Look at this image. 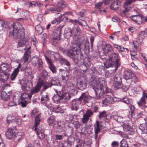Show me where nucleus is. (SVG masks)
Here are the masks:
<instances>
[{"label":"nucleus","instance_id":"f257e3e1","mask_svg":"<svg viewBox=\"0 0 147 147\" xmlns=\"http://www.w3.org/2000/svg\"><path fill=\"white\" fill-rule=\"evenodd\" d=\"M9 33L16 39H20L18 42V48L22 47L27 43L24 39V29L22 25L18 23H13L9 27Z\"/></svg>","mask_w":147,"mask_h":147},{"label":"nucleus","instance_id":"f03ea898","mask_svg":"<svg viewBox=\"0 0 147 147\" xmlns=\"http://www.w3.org/2000/svg\"><path fill=\"white\" fill-rule=\"evenodd\" d=\"M96 94V98L99 99L104 94V89L107 93L111 92V90L106 87V83L104 78H95L92 83Z\"/></svg>","mask_w":147,"mask_h":147},{"label":"nucleus","instance_id":"7ed1b4c3","mask_svg":"<svg viewBox=\"0 0 147 147\" xmlns=\"http://www.w3.org/2000/svg\"><path fill=\"white\" fill-rule=\"evenodd\" d=\"M89 42L88 41H84L81 42L78 45V46L76 45V42H71L70 46V48L72 51H74L77 57H80L82 59V67H86V65L84 62V59L83 57V54L81 51V50H84L85 52H88L89 51Z\"/></svg>","mask_w":147,"mask_h":147},{"label":"nucleus","instance_id":"20e7f679","mask_svg":"<svg viewBox=\"0 0 147 147\" xmlns=\"http://www.w3.org/2000/svg\"><path fill=\"white\" fill-rule=\"evenodd\" d=\"M65 88H62L60 86H58L57 88L54 89L57 94L60 96V99H64L65 102H67L71 98V96L68 92H65Z\"/></svg>","mask_w":147,"mask_h":147},{"label":"nucleus","instance_id":"39448f33","mask_svg":"<svg viewBox=\"0 0 147 147\" xmlns=\"http://www.w3.org/2000/svg\"><path fill=\"white\" fill-rule=\"evenodd\" d=\"M117 57V55L115 53L110 54L109 56V60H107L104 63L105 67L106 68H108L113 67L114 65H117L118 64Z\"/></svg>","mask_w":147,"mask_h":147},{"label":"nucleus","instance_id":"423d86ee","mask_svg":"<svg viewBox=\"0 0 147 147\" xmlns=\"http://www.w3.org/2000/svg\"><path fill=\"white\" fill-rule=\"evenodd\" d=\"M67 55L70 58H72L75 61L76 59H77V61H75V62L76 63L79 67H82V68H84L82 69L83 71H85L87 69V67L86 65V67H82V58H80V57H77L76 53L74 51L71 50L67 51Z\"/></svg>","mask_w":147,"mask_h":147},{"label":"nucleus","instance_id":"0eeeda50","mask_svg":"<svg viewBox=\"0 0 147 147\" xmlns=\"http://www.w3.org/2000/svg\"><path fill=\"white\" fill-rule=\"evenodd\" d=\"M113 84L114 90H116L121 88L122 84V76L120 73H117L113 77Z\"/></svg>","mask_w":147,"mask_h":147},{"label":"nucleus","instance_id":"6e6552de","mask_svg":"<svg viewBox=\"0 0 147 147\" xmlns=\"http://www.w3.org/2000/svg\"><path fill=\"white\" fill-rule=\"evenodd\" d=\"M123 78L126 80H129V82H136L137 80L135 75L130 71H125L123 74Z\"/></svg>","mask_w":147,"mask_h":147},{"label":"nucleus","instance_id":"1a4fd4ad","mask_svg":"<svg viewBox=\"0 0 147 147\" xmlns=\"http://www.w3.org/2000/svg\"><path fill=\"white\" fill-rule=\"evenodd\" d=\"M38 111L36 109H34L31 114V116L32 117H35V121L34 123L35 130L36 129L37 127L39 124L40 122V114L37 113Z\"/></svg>","mask_w":147,"mask_h":147},{"label":"nucleus","instance_id":"9d476101","mask_svg":"<svg viewBox=\"0 0 147 147\" xmlns=\"http://www.w3.org/2000/svg\"><path fill=\"white\" fill-rule=\"evenodd\" d=\"M77 86L79 89L82 90L84 89L86 87V80L85 78L81 77L78 79Z\"/></svg>","mask_w":147,"mask_h":147},{"label":"nucleus","instance_id":"9b49d317","mask_svg":"<svg viewBox=\"0 0 147 147\" xmlns=\"http://www.w3.org/2000/svg\"><path fill=\"white\" fill-rule=\"evenodd\" d=\"M111 95H105L102 98V103L105 105L112 104L114 102L113 94L111 93Z\"/></svg>","mask_w":147,"mask_h":147},{"label":"nucleus","instance_id":"f8f14e48","mask_svg":"<svg viewBox=\"0 0 147 147\" xmlns=\"http://www.w3.org/2000/svg\"><path fill=\"white\" fill-rule=\"evenodd\" d=\"M61 28L60 27L57 28L54 31L53 33L54 37L53 38V41L56 43H57L56 40H59L60 38Z\"/></svg>","mask_w":147,"mask_h":147},{"label":"nucleus","instance_id":"ddd939ff","mask_svg":"<svg viewBox=\"0 0 147 147\" xmlns=\"http://www.w3.org/2000/svg\"><path fill=\"white\" fill-rule=\"evenodd\" d=\"M11 69L10 66L6 63H3L0 65V70L1 72L8 73L11 71Z\"/></svg>","mask_w":147,"mask_h":147},{"label":"nucleus","instance_id":"4468645a","mask_svg":"<svg viewBox=\"0 0 147 147\" xmlns=\"http://www.w3.org/2000/svg\"><path fill=\"white\" fill-rule=\"evenodd\" d=\"M121 5V2L119 0H115L112 2L110 5L111 9L114 10L118 9Z\"/></svg>","mask_w":147,"mask_h":147},{"label":"nucleus","instance_id":"2eb2a0df","mask_svg":"<svg viewBox=\"0 0 147 147\" xmlns=\"http://www.w3.org/2000/svg\"><path fill=\"white\" fill-rule=\"evenodd\" d=\"M42 84L43 83L42 82H40V81H39L35 88L31 89L30 92L31 94L32 95L38 92L41 88L42 86Z\"/></svg>","mask_w":147,"mask_h":147},{"label":"nucleus","instance_id":"dca6fc26","mask_svg":"<svg viewBox=\"0 0 147 147\" xmlns=\"http://www.w3.org/2000/svg\"><path fill=\"white\" fill-rule=\"evenodd\" d=\"M31 47H29L28 48H24V49L25 50H26L25 52L24 56L23 57V59L25 62L28 61L29 59L30 58V54H31V52L30 50V49Z\"/></svg>","mask_w":147,"mask_h":147},{"label":"nucleus","instance_id":"f3484780","mask_svg":"<svg viewBox=\"0 0 147 147\" xmlns=\"http://www.w3.org/2000/svg\"><path fill=\"white\" fill-rule=\"evenodd\" d=\"M59 71L61 74L63 80L65 81L67 80L69 77V74L68 72V71L61 69H59Z\"/></svg>","mask_w":147,"mask_h":147},{"label":"nucleus","instance_id":"a211bd4d","mask_svg":"<svg viewBox=\"0 0 147 147\" xmlns=\"http://www.w3.org/2000/svg\"><path fill=\"white\" fill-rule=\"evenodd\" d=\"M80 103V101L77 99L73 100L71 102V108L72 110H77L78 108V105Z\"/></svg>","mask_w":147,"mask_h":147},{"label":"nucleus","instance_id":"6ab92c4d","mask_svg":"<svg viewBox=\"0 0 147 147\" xmlns=\"http://www.w3.org/2000/svg\"><path fill=\"white\" fill-rule=\"evenodd\" d=\"M21 66L20 64L19 63L18 67L14 69L13 72L11 74L10 78L11 80H13L16 78L19 71L20 68V67Z\"/></svg>","mask_w":147,"mask_h":147},{"label":"nucleus","instance_id":"aec40b11","mask_svg":"<svg viewBox=\"0 0 147 147\" xmlns=\"http://www.w3.org/2000/svg\"><path fill=\"white\" fill-rule=\"evenodd\" d=\"M102 49L105 54L111 52L113 50L112 47L109 44H106L102 47Z\"/></svg>","mask_w":147,"mask_h":147},{"label":"nucleus","instance_id":"412c9836","mask_svg":"<svg viewBox=\"0 0 147 147\" xmlns=\"http://www.w3.org/2000/svg\"><path fill=\"white\" fill-rule=\"evenodd\" d=\"M41 102L42 103H45L46 102L49 100L48 94L44 91L41 93Z\"/></svg>","mask_w":147,"mask_h":147},{"label":"nucleus","instance_id":"4be33fe9","mask_svg":"<svg viewBox=\"0 0 147 147\" xmlns=\"http://www.w3.org/2000/svg\"><path fill=\"white\" fill-rule=\"evenodd\" d=\"M72 35V30L69 28H66L64 32V37L67 38H69Z\"/></svg>","mask_w":147,"mask_h":147},{"label":"nucleus","instance_id":"5701e85b","mask_svg":"<svg viewBox=\"0 0 147 147\" xmlns=\"http://www.w3.org/2000/svg\"><path fill=\"white\" fill-rule=\"evenodd\" d=\"M59 62L61 64H65L68 67L67 70H69L70 67V64L69 62L65 59L63 58H61L59 59Z\"/></svg>","mask_w":147,"mask_h":147},{"label":"nucleus","instance_id":"b1692460","mask_svg":"<svg viewBox=\"0 0 147 147\" xmlns=\"http://www.w3.org/2000/svg\"><path fill=\"white\" fill-rule=\"evenodd\" d=\"M123 130L127 131H130L128 134H132L134 133L133 130L131 127L129 126L126 123H124L123 125Z\"/></svg>","mask_w":147,"mask_h":147},{"label":"nucleus","instance_id":"393cba45","mask_svg":"<svg viewBox=\"0 0 147 147\" xmlns=\"http://www.w3.org/2000/svg\"><path fill=\"white\" fill-rule=\"evenodd\" d=\"M146 99H144V97H142L140 100L137 102V104L140 107H147Z\"/></svg>","mask_w":147,"mask_h":147},{"label":"nucleus","instance_id":"a878e982","mask_svg":"<svg viewBox=\"0 0 147 147\" xmlns=\"http://www.w3.org/2000/svg\"><path fill=\"white\" fill-rule=\"evenodd\" d=\"M10 95L9 93L3 91L1 94V97L3 100L6 101L9 99Z\"/></svg>","mask_w":147,"mask_h":147},{"label":"nucleus","instance_id":"bb28decb","mask_svg":"<svg viewBox=\"0 0 147 147\" xmlns=\"http://www.w3.org/2000/svg\"><path fill=\"white\" fill-rule=\"evenodd\" d=\"M79 99L80 101L82 100H83L86 103L89 102L90 98H89V96L86 95L85 93H82L81 96L79 98Z\"/></svg>","mask_w":147,"mask_h":147},{"label":"nucleus","instance_id":"cd10ccee","mask_svg":"<svg viewBox=\"0 0 147 147\" xmlns=\"http://www.w3.org/2000/svg\"><path fill=\"white\" fill-rule=\"evenodd\" d=\"M139 127L143 133L147 134V124L146 123L140 124Z\"/></svg>","mask_w":147,"mask_h":147},{"label":"nucleus","instance_id":"c85d7f7f","mask_svg":"<svg viewBox=\"0 0 147 147\" xmlns=\"http://www.w3.org/2000/svg\"><path fill=\"white\" fill-rule=\"evenodd\" d=\"M46 105L47 106V107L49 109V110H50L51 111L55 112L56 113H59L60 112L61 110V109L60 107H58L56 109L55 108V109L51 105L47 106V105Z\"/></svg>","mask_w":147,"mask_h":147},{"label":"nucleus","instance_id":"c756f323","mask_svg":"<svg viewBox=\"0 0 147 147\" xmlns=\"http://www.w3.org/2000/svg\"><path fill=\"white\" fill-rule=\"evenodd\" d=\"M40 82H42L43 83V88L44 90H45L48 88L51 87L52 85H55L56 84L53 83V81L51 82H45L42 80L40 81Z\"/></svg>","mask_w":147,"mask_h":147},{"label":"nucleus","instance_id":"7c9ffc66","mask_svg":"<svg viewBox=\"0 0 147 147\" xmlns=\"http://www.w3.org/2000/svg\"><path fill=\"white\" fill-rule=\"evenodd\" d=\"M64 125L63 123L58 122L57 125L55 127V129L56 131L58 132H61L62 131V128L64 126Z\"/></svg>","mask_w":147,"mask_h":147},{"label":"nucleus","instance_id":"2f4dec72","mask_svg":"<svg viewBox=\"0 0 147 147\" xmlns=\"http://www.w3.org/2000/svg\"><path fill=\"white\" fill-rule=\"evenodd\" d=\"M9 76L8 74L6 73L5 72H1L0 73V79L6 81L8 79Z\"/></svg>","mask_w":147,"mask_h":147},{"label":"nucleus","instance_id":"473e14b6","mask_svg":"<svg viewBox=\"0 0 147 147\" xmlns=\"http://www.w3.org/2000/svg\"><path fill=\"white\" fill-rule=\"evenodd\" d=\"M13 132L11 128H8L6 134V136L7 138L11 139L13 136Z\"/></svg>","mask_w":147,"mask_h":147},{"label":"nucleus","instance_id":"72a5a7b5","mask_svg":"<svg viewBox=\"0 0 147 147\" xmlns=\"http://www.w3.org/2000/svg\"><path fill=\"white\" fill-rule=\"evenodd\" d=\"M3 91L9 93V94H11V90L9 84H5L3 86Z\"/></svg>","mask_w":147,"mask_h":147},{"label":"nucleus","instance_id":"f704fd0d","mask_svg":"<svg viewBox=\"0 0 147 147\" xmlns=\"http://www.w3.org/2000/svg\"><path fill=\"white\" fill-rule=\"evenodd\" d=\"M147 36V32L145 31L140 32L139 34L138 39L140 42L142 41L145 37Z\"/></svg>","mask_w":147,"mask_h":147},{"label":"nucleus","instance_id":"c9c22d12","mask_svg":"<svg viewBox=\"0 0 147 147\" xmlns=\"http://www.w3.org/2000/svg\"><path fill=\"white\" fill-rule=\"evenodd\" d=\"M36 130H35L34 129V130L35 131H36V134L38 136L39 138L41 139L44 138L45 137V135L44 134L43 131L40 129H37V128L36 127Z\"/></svg>","mask_w":147,"mask_h":147},{"label":"nucleus","instance_id":"e433bc0d","mask_svg":"<svg viewBox=\"0 0 147 147\" xmlns=\"http://www.w3.org/2000/svg\"><path fill=\"white\" fill-rule=\"evenodd\" d=\"M100 126L99 125L98 121H97L96 123V126L94 128V131L95 134V138L96 139L97 138V135L98 134V132L100 131Z\"/></svg>","mask_w":147,"mask_h":147},{"label":"nucleus","instance_id":"4c0bfd02","mask_svg":"<svg viewBox=\"0 0 147 147\" xmlns=\"http://www.w3.org/2000/svg\"><path fill=\"white\" fill-rule=\"evenodd\" d=\"M32 96V95L29 94L28 93H23V94L21 95L20 96V98L21 100H24L25 99H30Z\"/></svg>","mask_w":147,"mask_h":147},{"label":"nucleus","instance_id":"58836bf2","mask_svg":"<svg viewBox=\"0 0 147 147\" xmlns=\"http://www.w3.org/2000/svg\"><path fill=\"white\" fill-rule=\"evenodd\" d=\"M131 83V82H126L122 86H121V88L123 91L126 92L129 87Z\"/></svg>","mask_w":147,"mask_h":147},{"label":"nucleus","instance_id":"ea45409f","mask_svg":"<svg viewBox=\"0 0 147 147\" xmlns=\"http://www.w3.org/2000/svg\"><path fill=\"white\" fill-rule=\"evenodd\" d=\"M122 101L123 102L127 104L131 105L132 103V100L129 99L127 97H125L123 98Z\"/></svg>","mask_w":147,"mask_h":147},{"label":"nucleus","instance_id":"a19ab883","mask_svg":"<svg viewBox=\"0 0 147 147\" xmlns=\"http://www.w3.org/2000/svg\"><path fill=\"white\" fill-rule=\"evenodd\" d=\"M15 119V117L14 116H11V115H8L7 118L8 123L9 124L14 121Z\"/></svg>","mask_w":147,"mask_h":147},{"label":"nucleus","instance_id":"79ce46f5","mask_svg":"<svg viewBox=\"0 0 147 147\" xmlns=\"http://www.w3.org/2000/svg\"><path fill=\"white\" fill-rule=\"evenodd\" d=\"M65 144L66 147H72L74 142L68 139L67 141H65Z\"/></svg>","mask_w":147,"mask_h":147},{"label":"nucleus","instance_id":"37998d69","mask_svg":"<svg viewBox=\"0 0 147 147\" xmlns=\"http://www.w3.org/2000/svg\"><path fill=\"white\" fill-rule=\"evenodd\" d=\"M35 30L38 34H40L43 32L42 27L39 25H37L35 27Z\"/></svg>","mask_w":147,"mask_h":147},{"label":"nucleus","instance_id":"c03bdc74","mask_svg":"<svg viewBox=\"0 0 147 147\" xmlns=\"http://www.w3.org/2000/svg\"><path fill=\"white\" fill-rule=\"evenodd\" d=\"M5 23L4 22L0 19V35L3 32V28L4 27Z\"/></svg>","mask_w":147,"mask_h":147},{"label":"nucleus","instance_id":"a18cd8bd","mask_svg":"<svg viewBox=\"0 0 147 147\" xmlns=\"http://www.w3.org/2000/svg\"><path fill=\"white\" fill-rule=\"evenodd\" d=\"M57 95H55L53 97V100L54 102L57 103H58L60 102V100H61L60 99V96L58 95L57 94Z\"/></svg>","mask_w":147,"mask_h":147},{"label":"nucleus","instance_id":"49530a36","mask_svg":"<svg viewBox=\"0 0 147 147\" xmlns=\"http://www.w3.org/2000/svg\"><path fill=\"white\" fill-rule=\"evenodd\" d=\"M55 119V117L54 116H51L47 120L48 123L50 125H51L54 122Z\"/></svg>","mask_w":147,"mask_h":147},{"label":"nucleus","instance_id":"de8ad7c7","mask_svg":"<svg viewBox=\"0 0 147 147\" xmlns=\"http://www.w3.org/2000/svg\"><path fill=\"white\" fill-rule=\"evenodd\" d=\"M22 138V134L18 133L16 134L15 136L14 140L15 141H20Z\"/></svg>","mask_w":147,"mask_h":147},{"label":"nucleus","instance_id":"09e8293b","mask_svg":"<svg viewBox=\"0 0 147 147\" xmlns=\"http://www.w3.org/2000/svg\"><path fill=\"white\" fill-rule=\"evenodd\" d=\"M38 60L39 59L36 57H33L31 60L32 65L34 66H36L38 62Z\"/></svg>","mask_w":147,"mask_h":147},{"label":"nucleus","instance_id":"8fccbe9b","mask_svg":"<svg viewBox=\"0 0 147 147\" xmlns=\"http://www.w3.org/2000/svg\"><path fill=\"white\" fill-rule=\"evenodd\" d=\"M38 69L39 71H40L42 68L43 66V63L42 60L40 59H39L38 62Z\"/></svg>","mask_w":147,"mask_h":147},{"label":"nucleus","instance_id":"3c124183","mask_svg":"<svg viewBox=\"0 0 147 147\" xmlns=\"http://www.w3.org/2000/svg\"><path fill=\"white\" fill-rule=\"evenodd\" d=\"M120 147H128L127 143L125 139H123L120 142Z\"/></svg>","mask_w":147,"mask_h":147},{"label":"nucleus","instance_id":"603ef678","mask_svg":"<svg viewBox=\"0 0 147 147\" xmlns=\"http://www.w3.org/2000/svg\"><path fill=\"white\" fill-rule=\"evenodd\" d=\"M58 3V7H59V8H61V9H62L63 8L66 7L67 5V4L65 2H63L61 3Z\"/></svg>","mask_w":147,"mask_h":147},{"label":"nucleus","instance_id":"864d4df0","mask_svg":"<svg viewBox=\"0 0 147 147\" xmlns=\"http://www.w3.org/2000/svg\"><path fill=\"white\" fill-rule=\"evenodd\" d=\"M102 5V3L101 2L98 3L95 5V7L97 8L100 11H103L104 12H106V11L104 9H100V7Z\"/></svg>","mask_w":147,"mask_h":147},{"label":"nucleus","instance_id":"5fc2aeb1","mask_svg":"<svg viewBox=\"0 0 147 147\" xmlns=\"http://www.w3.org/2000/svg\"><path fill=\"white\" fill-rule=\"evenodd\" d=\"M89 118L85 114L83 115V117L82 118V122L84 124L86 123L89 119Z\"/></svg>","mask_w":147,"mask_h":147},{"label":"nucleus","instance_id":"6e6d98bb","mask_svg":"<svg viewBox=\"0 0 147 147\" xmlns=\"http://www.w3.org/2000/svg\"><path fill=\"white\" fill-rule=\"evenodd\" d=\"M22 100L19 102V105L23 107H26L28 103L27 101L25 100Z\"/></svg>","mask_w":147,"mask_h":147},{"label":"nucleus","instance_id":"4d7b16f0","mask_svg":"<svg viewBox=\"0 0 147 147\" xmlns=\"http://www.w3.org/2000/svg\"><path fill=\"white\" fill-rule=\"evenodd\" d=\"M78 17V20H81L82 19H83V17L84 16V11H81L79 12L77 14Z\"/></svg>","mask_w":147,"mask_h":147},{"label":"nucleus","instance_id":"13d9d810","mask_svg":"<svg viewBox=\"0 0 147 147\" xmlns=\"http://www.w3.org/2000/svg\"><path fill=\"white\" fill-rule=\"evenodd\" d=\"M22 90L24 92H26L29 91L30 89V87H29L28 88L26 84L22 85Z\"/></svg>","mask_w":147,"mask_h":147},{"label":"nucleus","instance_id":"bf43d9fd","mask_svg":"<svg viewBox=\"0 0 147 147\" xmlns=\"http://www.w3.org/2000/svg\"><path fill=\"white\" fill-rule=\"evenodd\" d=\"M93 114V112L90 110H87L85 114L89 118L90 117H91Z\"/></svg>","mask_w":147,"mask_h":147},{"label":"nucleus","instance_id":"052dcab7","mask_svg":"<svg viewBox=\"0 0 147 147\" xmlns=\"http://www.w3.org/2000/svg\"><path fill=\"white\" fill-rule=\"evenodd\" d=\"M49 67L53 73H55L56 71V68L51 63H50Z\"/></svg>","mask_w":147,"mask_h":147},{"label":"nucleus","instance_id":"680f3d73","mask_svg":"<svg viewBox=\"0 0 147 147\" xmlns=\"http://www.w3.org/2000/svg\"><path fill=\"white\" fill-rule=\"evenodd\" d=\"M107 116V114L106 112L105 111H103L102 112H100L99 113V118H100L103 117H106Z\"/></svg>","mask_w":147,"mask_h":147},{"label":"nucleus","instance_id":"e2e57ef3","mask_svg":"<svg viewBox=\"0 0 147 147\" xmlns=\"http://www.w3.org/2000/svg\"><path fill=\"white\" fill-rule=\"evenodd\" d=\"M137 23L138 22H141L142 21L143 16L142 15H136Z\"/></svg>","mask_w":147,"mask_h":147},{"label":"nucleus","instance_id":"0e129e2a","mask_svg":"<svg viewBox=\"0 0 147 147\" xmlns=\"http://www.w3.org/2000/svg\"><path fill=\"white\" fill-rule=\"evenodd\" d=\"M80 20H81V22H79V24L82 26H86L87 25L86 22L84 21L83 19H82Z\"/></svg>","mask_w":147,"mask_h":147},{"label":"nucleus","instance_id":"69168bd1","mask_svg":"<svg viewBox=\"0 0 147 147\" xmlns=\"http://www.w3.org/2000/svg\"><path fill=\"white\" fill-rule=\"evenodd\" d=\"M112 21L114 22H119L120 21L119 18L117 16H115L112 19Z\"/></svg>","mask_w":147,"mask_h":147},{"label":"nucleus","instance_id":"338daca9","mask_svg":"<svg viewBox=\"0 0 147 147\" xmlns=\"http://www.w3.org/2000/svg\"><path fill=\"white\" fill-rule=\"evenodd\" d=\"M73 119V116L71 115H67L66 117L67 121H71Z\"/></svg>","mask_w":147,"mask_h":147},{"label":"nucleus","instance_id":"774afa93","mask_svg":"<svg viewBox=\"0 0 147 147\" xmlns=\"http://www.w3.org/2000/svg\"><path fill=\"white\" fill-rule=\"evenodd\" d=\"M41 75L43 78H46L48 75V74L46 71L45 70H43L41 74Z\"/></svg>","mask_w":147,"mask_h":147}]
</instances>
